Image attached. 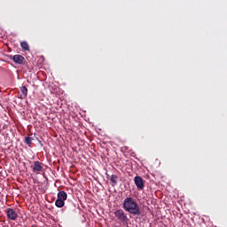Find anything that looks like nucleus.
I'll return each mask as SVG.
<instances>
[{
  "label": "nucleus",
  "mask_w": 227,
  "mask_h": 227,
  "mask_svg": "<svg viewBox=\"0 0 227 227\" xmlns=\"http://www.w3.org/2000/svg\"><path fill=\"white\" fill-rule=\"evenodd\" d=\"M122 208L129 214H131V215H139L141 214L139 204H137V201L132 197L124 199Z\"/></svg>",
  "instance_id": "f257e3e1"
},
{
  "label": "nucleus",
  "mask_w": 227,
  "mask_h": 227,
  "mask_svg": "<svg viewBox=\"0 0 227 227\" xmlns=\"http://www.w3.org/2000/svg\"><path fill=\"white\" fill-rule=\"evenodd\" d=\"M114 214L117 221H120V223H122V224H126V226H129V222L130 221V219H129L127 213H125L123 209H117L114 211Z\"/></svg>",
  "instance_id": "f03ea898"
},
{
  "label": "nucleus",
  "mask_w": 227,
  "mask_h": 227,
  "mask_svg": "<svg viewBox=\"0 0 227 227\" xmlns=\"http://www.w3.org/2000/svg\"><path fill=\"white\" fill-rule=\"evenodd\" d=\"M134 182L138 191H143V189H145V180H143V177L137 176L134 178Z\"/></svg>",
  "instance_id": "7ed1b4c3"
},
{
  "label": "nucleus",
  "mask_w": 227,
  "mask_h": 227,
  "mask_svg": "<svg viewBox=\"0 0 227 227\" xmlns=\"http://www.w3.org/2000/svg\"><path fill=\"white\" fill-rule=\"evenodd\" d=\"M12 61L16 65H24L26 63V58L22 55L16 54L12 57Z\"/></svg>",
  "instance_id": "20e7f679"
},
{
  "label": "nucleus",
  "mask_w": 227,
  "mask_h": 227,
  "mask_svg": "<svg viewBox=\"0 0 227 227\" xmlns=\"http://www.w3.org/2000/svg\"><path fill=\"white\" fill-rule=\"evenodd\" d=\"M34 173H42L43 171V163L41 161H34V166L32 167Z\"/></svg>",
  "instance_id": "39448f33"
},
{
  "label": "nucleus",
  "mask_w": 227,
  "mask_h": 227,
  "mask_svg": "<svg viewBox=\"0 0 227 227\" xmlns=\"http://www.w3.org/2000/svg\"><path fill=\"white\" fill-rule=\"evenodd\" d=\"M6 215L8 217V219H11V221H15V219H17L18 215H17V212L14 211L13 208H7L6 210Z\"/></svg>",
  "instance_id": "423d86ee"
},
{
  "label": "nucleus",
  "mask_w": 227,
  "mask_h": 227,
  "mask_svg": "<svg viewBox=\"0 0 227 227\" xmlns=\"http://www.w3.org/2000/svg\"><path fill=\"white\" fill-rule=\"evenodd\" d=\"M58 199L61 200L62 201H67V198H68V195L65 191H61L58 193Z\"/></svg>",
  "instance_id": "0eeeda50"
},
{
  "label": "nucleus",
  "mask_w": 227,
  "mask_h": 227,
  "mask_svg": "<svg viewBox=\"0 0 227 227\" xmlns=\"http://www.w3.org/2000/svg\"><path fill=\"white\" fill-rule=\"evenodd\" d=\"M22 95H20V97H19V98H26V97H27V87L26 86H22L20 88Z\"/></svg>",
  "instance_id": "6e6552de"
},
{
  "label": "nucleus",
  "mask_w": 227,
  "mask_h": 227,
  "mask_svg": "<svg viewBox=\"0 0 227 227\" xmlns=\"http://www.w3.org/2000/svg\"><path fill=\"white\" fill-rule=\"evenodd\" d=\"M55 206L58 208H63V207H65V200H61L60 199H57V200L55 201Z\"/></svg>",
  "instance_id": "1a4fd4ad"
},
{
  "label": "nucleus",
  "mask_w": 227,
  "mask_h": 227,
  "mask_svg": "<svg viewBox=\"0 0 227 227\" xmlns=\"http://www.w3.org/2000/svg\"><path fill=\"white\" fill-rule=\"evenodd\" d=\"M110 182H111V184H113V187H114V185H116V184H118V176L112 175L111 178H110Z\"/></svg>",
  "instance_id": "9d476101"
},
{
  "label": "nucleus",
  "mask_w": 227,
  "mask_h": 227,
  "mask_svg": "<svg viewBox=\"0 0 227 227\" xmlns=\"http://www.w3.org/2000/svg\"><path fill=\"white\" fill-rule=\"evenodd\" d=\"M20 47L23 51H29V44L26 41L20 43Z\"/></svg>",
  "instance_id": "9b49d317"
},
{
  "label": "nucleus",
  "mask_w": 227,
  "mask_h": 227,
  "mask_svg": "<svg viewBox=\"0 0 227 227\" xmlns=\"http://www.w3.org/2000/svg\"><path fill=\"white\" fill-rule=\"evenodd\" d=\"M25 143H26V145H27V146H31V145H33V137H26Z\"/></svg>",
  "instance_id": "f8f14e48"
}]
</instances>
